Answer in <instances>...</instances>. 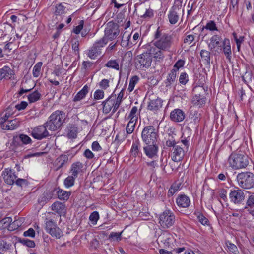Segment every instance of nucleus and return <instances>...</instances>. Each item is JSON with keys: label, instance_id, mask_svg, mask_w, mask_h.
Here are the masks:
<instances>
[{"label": "nucleus", "instance_id": "nucleus-3", "mask_svg": "<svg viewBox=\"0 0 254 254\" xmlns=\"http://www.w3.org/2000/svg\"><path fill=\"white\" fill-rule=\"evenodd\" d=\"M152 42L154 46L158 49L169 52L173 43V38L172 35L169 34L162 32L159 30V28H158L155 33L154 39Z\"/></svg>", "mask_w": 254, "mask_h": 254}, {"label": "nucleus", "instance_id": "nucleus-46", "mask_svg": "<svg viewBox=\"0 0 254 254\" xmlns=\"http://www.w3.org/2000/svg\"><path fill=\"white\" fill-rule=\"evenodd\" d=\"M99 218V213L97 211L93 212L89 216V220L92 224L95 225Z\"/></svg>", "mask_w": 254, "mask_h": 254}, {"label": "nucleus", "instance_id": "nucleus-20", "mask_svg": "<svg viewBox=\"0 0 254 254\" xmlns=\"http://www.w3.org/2000/svg\"><path fill=\"white\" fill-rule=\"evenodd\" d=\"M176 202L178 207L181 208H188L190 204L189 197L185 194L179 195Z\"/></svg>", "mask_w": 254, "mask_h": 254}, {"label": "nucleus", "instance_id": "nucleus-8", "mask_svg": "<svg viewBox=\"0 0 254 254\" xmlns=\"http://www.w3.org/2000/svg\"><path fill=\"white\" fill-rule=\"evenodd\" d=\"M45 229L47 233L56 239H60L63 236V233L57 226L56 222L50 217L45 219Z\"/></svg>", "mask_w": 254, "mask_h": 254}, {"label": "nucleus", "instance_id": "nucleus-41", "mask_svg": "<svg viewBox=\"0 0 254 254\" xmlns=\"http://www.w3.org/2000/svg\"><path fill=\"white\" fill-rule=\"evenodd\" d=\"M131 35L125 32L122 36L121 45L123 47H126L129 46V40Z\"/></svg>", "mask_w": 254, "mask_h": 254}, {"label": "nucleus", "instance_id": "nucleus-55", "mask_svg": "<svg viewBox=\"0 0 254 254\" xmlns=\"http://www.w3.org/2000/svg\"><path fill=\"white\" fill-rule=\"evenodd\" d=\"M79 43L78 40H75L72 42V49L74 51L75 55H78L79 57Z\"/></svg>", "mask_w": 254, "mask_h": 254}, {"label": "nucleus", "instance_id": "nucleus-59", "mask_svg": "<svg viewBox=\"0 0 254 254\" xmlns=\"http://www.w3.org/2000/svg\"><path fill=\"white\" fill-rule=\"evenodd\" d=\"M84 22L83 20H81L79 22V25L75 27L73 29V32L76 34L80 33L81 30L83 28Z\"/></svg>", "mask_w": 254, "mask_h": 254}, {"label": "nucleus", "instance_id": "nucleus-14", "mask_svg": "<svg viewBox=\"0 0 254 254\" xmlns=\"http://www.w3.org/2000/svg\"><path fill=\"white\" fill-rule=\"evenodd\" d=\"M149 102L147 105V109L153 111L159 110L162 106L163 100L155 95L149 96Z\"/></svg>", "mask_w": 254, "mask_h": 254}, {"label": "nucleus", "instance_id": "nucleus-23", "mask_svg": "<svg viewBox=\"0 0 254 254\" xmlns=\"http://www.w3.org/2000/svg\"><path fill=\"white\" fill-rule=\"evenodd\" d=\"M51 209L53 211L57 213L60 216L64 213L66 211L65 205L59 201H56L51 206Z\"/></svg>", "mask_w": 254, "mask_h": 254}, {"label": "nucleus", "instance_id": "nucleus-2", "mask_svg": "<svg viewBox=\"0 0 254 254\" xmlns=\"http://www.w3.org/2000/svg\"><path fill=\"white\" fill-rule=\"evenodd\" d=\"M111 21L108 22L105 28L104 36L102 39L96 41L93 46L88 50V56L95 59L102 53V48L110 41H111Z\"/></svg>", "mask_w": 254, "mask_h": 254}, {"label": "nucleus", "instance_id": "nucleus-24", "mask_svg": "<svg viewBox=\"0 0 254 254\" xmlns=\"http://www.w3.org/2000/svg\"><path fill=\"white\" fill-rule=\"evenodd\" d=\"M176 76L177 72H176L175 70L171 69L168 74L167 78L165 81V84L166 87H170L172 84L177 81Z\"/></svg>", "mask_w": 254, "mask_h": 254}, {"label": "nucleus", "instance_id": "nucleus-27", "mask_svg": "<svg viewBox=\"0 0 254 254\" xmlns=\"http://www.w3.org/2000/svg\"><path fill=\"white\" fill-rule=\"evenodd\" d=\"M83 167V165L80 162L73 163L71 166L70 172L72 176L77 178L79 173L81 172V169Z\"/></svg>", "mask_w": 254, "mask_h": 254}, {"label": "nucleus", "instance_id": "nucleus-28", "mask_svg": "<svg viewBox=\"0 0 254 254\" xmlns=\"http://www.w3.org/2000/svg\"><path fill=\"white\" fill-rule=\"evenodd\" d=\"M13 75V71L8 66H5L0 69V81L3 78H11Z\"/></svg>", "mask_w": 254, "mask_h": 254}, {"label": "nucleus", "instance_id": "nucleus-52", "mask_svg": "<svg viewBox=\"0 0 254 254\" xmlns=\"http://www.w3.org/2000/svg\"><path fill=\"white\" fill-rule=\"evenodd\" d=\"M65 10V7L61 3L56 7L55 13L56 15H60L64 13Z\"/></svg>", "mask_w": 254, "mask_h": 254}, {"label": "nucleus", "instance_id": "nucleus-6", "mask_svg": "<svg viewBox=\"0 0 254 254\" xmlns=\"http://www.w3.org/2000/svg\"><path fill=\"white\" fill-rule=\"evenodd\" d=\"M230 166L235 170L244 169L249 164L248 156L237 153H232L228 159Z\"/></svg>", "mask_w": 254, "mask_h": 254}, {"label": "nucleus", "instance_id": "nucleus-48", "mask_svg": "<svg viewBox=\"0 0 254 254\" xmlns=\"http://www.w3.org/2000/svg\"><path fill=\"white\" fill-rule=\"evenodd\" d=\"M254 206V193H252L247 200L244 209H248L249 207Z\"/></svg>", "mask_w": 254, "mask_h": 254}, {"label": "nucleus", "instance_id": "nucleus-64", "mask_svg": "<svg viewBox=\"0 0 254 254\" xmlns=\"http://www.w3.org/2000/svg\"><path fill=\"white\" fill-rule=\"evenodd\" d=\"M110 80L108 79H103L99 83V85L101 88L103 89H106L107 87H109Z\"/></svg>", "mask_w": 254, "mask_h": 254}, {"label": "nucleus", "instance_id": "nucleus-15", "mask_svg": "<svg viewBox=\"0 0 254 254\" xmlns=\"http://www.w3.org/2000/svg\"><path fill=\"white\" fill-rule=\"evenodd\" d=\"M158 143L145 144V145L143 147V149L148 157L152 158L157 155L159 149Z\"/></svg>", "mask_w": 254, "mask_h": 254}, {"label": "nucleus", "instance_id": "nucleus-44", "mask_svg": "<svg viewBox=\"0 0 254 254\" xmlns=\"http://www.w3.org/2000/svg\"><path fill=\"white\" fill-rule=\"evenodd\" d=\"M195 214L196 215L199 222L201 223V224L207 226L209 225V221L208 219L205 217L202 213L199 212L196 213L195 212Z\"/></svg>", "mask_w": 254, "mask_h": 254}, {"label": "nucleus", "instance_id": "nucleus-40", "mask_svg": "<svg viewBox=\"0 0 254 254\" xmlns=\"http://www.w3.org/2000/svg\"><path fill=\"white\" fill-rule=\"evenodd\" d=\"M76 178L72 175L68 176L64 180V185L66 188H68L73 186L74 184L75 180Z\"/></svg>", "mask_w": 254, "mask_h": 254}, {"label": "nucleus", "instance_id": "nucleus-42", "mask_svg": "<svg viewBox=\"0 0 254 254\" xmlns=\"http://www.w3.org/2000/svg\"><path fill=\"white\" fill-rule=\"evenodd\" d=\"M140 111L138 112L137 107L136 106H133L130 112V113L128 116V118L131 120H137L138 115H139Z\"/></svg>", "mask_w": 254, "mask_h": 254}, {"label": "nucleus", "instance_id": "nucleus-38", "mask_svg": "<svg viewBox=\"0 0 254 254\" xmlns=\"http://www.w3.org/2000/svg\"><path fill=\"white\" fill-rule=\"evenodd\" d=\"M137 120L130 119L126 127V131L128 134L132 133L135 128V126Z\"/></svg>", "mask_w": 254, "mask_h": 254}, {"label": "nucleus", "instance_id": "nucleus-53", "mask_svg": "<svg viewBox=\"0 0 254 254\" xmlns=\"http://www.w3.org/2000/svg\"><path fill=\"white\" fill-rule=\"evenodd\" d=\"M178 144H180V143L179 142H176L173 137L171 135H169V138L166 142V145L169 147H172V148H174L175 145H177Z\"/></svg>", "mask_w": 254, "mask_h": 254}, {"label": "nucleus", "instance_id": "nucleus-21", "mask_svg": "<svg viewBox=\"0 0 254 254\" xmlns=\"http://www.w3.org/2000/svg\"><path fill=\"white\" fill-rule=\"evenodd\" d=\"M68 160V157L65 154H62L59 156L55 160L54 162V166L56 168V170H58L62 168L64 165L67 162Z\"/></svg>", "mask_w": 254, "mask_h": 254}, {"label": "nucleus", "instance_id": "nucleus-39", "mask_svg": "<svg viewBox=\"0 0 254 254\" xmlns=\"http://www.w3.org/2000/svg\"><path fill=\"white\" fill-rule=\"evenodd\" d=\"M119 134H117L115 140L112 142V146L114 147L116 153H120L122 151V147H120V140L119 139Z\"/></svg>", "mask_w": 254, "mask_h": 254}, {"label": "nucleus", "instance_id": "nucleus-1", "mask_svg": "<svg viewBox=\"0 0 254 254\" xmlns=\"http://www.w3.org/2000/svg\"><path fill=\"white\" fill-rule=\"evenodd\" d=\"M222 38L218 35H214L210 39V43L208 46L211 51L220 54L223 52L227 59L230 60L232 57L231 47L230 40L225 38L221 44Z\"/></svg>", "mask_w": 254, "mask_h": 254}, {"label": "nucleus", "instance_id": "nucleus-60", "mask_svg": "<svg viewBox=\"0 0 254 254\" xmlns=\"http://www.w3.org/2000/svg\"><path fill=\"white\" fill-rule=\"evenodd\" d=\"M122 232H112V241L118 242L120 241L122 239Z\"/></svg>", "mask_w": 254, "mask_h": 254}, {"label": "nucleus", "instance_id": "nucleus-25", "mask_svg": "<svg viewBox=\"0 0 254 254\" xmlns=\"http://www.w3.org/2000/svg\"><path fill=\"white\" fill-rule=\"evenodd\" d=\"M19 126V123L18 121L15 119L14 120L7 121L5 124H3L1 126L3 129L4 130H14L16 129Z\"/></svg>", "mask_w": 254, "mask_h": 254}, {"label": "nucleus", "instance_id": "nucleus-54", "mask_svg": "<svg viewBox=\"0 0 254 254\" xmlns=\"http://www.w3.org/2000/svg\"><path fill=\"white\" fill-rule=\"evenodd\" d=\"M20 242L23 245L29 248H34L35 246V242L33 240H30L28 239H23L21 240Z\"/></svg>", "mask_w": 254, "mask_h": 254}, {"label": "nucleus", "instance_id": "nucleus-12", "mask_svg": "<svg viewBox=\"0 0 254 254\" xmlns=\"http://www.w3.org/2000/svg\"><path fill=\"white\" fill-rule=\"evenodd\" d=\"M245 195L243 190L239 188L231 190L229 193L230 201L235 204H242L245 200Z\"/></svg>", "mask_w": 254, "mask_h": 254}, {"label": "nucleus", "instance_id": "nucleus-34", "mask_svg": "<svg viewBox=\"0 0 254 254\" xmlns=\"http://www.w3.org/2000/svg\"><path fill=\"white\" fill-rule=\"evenodd\" d=\"M192 102L194 104L200 106L205 104L206 98L200 94L195 95L192 98Z\"/></svg>", "mask_w": 254, "mask_h": 254}, {"label": "nucleus", "instance_id": "nucleus-7", "mask_svg": "<svg viewBox=\"0 0 254 254\" xmlns=\"http://www.w3.org/2000/svg\"><path fill=\"white\" fill-rule=\"evenodd\" d=\"M237 179L238 184L242 188L249 189L254 187V174L251 172L239 173Z\"/></svg>", "mask_w": 254, "mask_h": 254}, {"label": "nucleus", "instance_id": "nucleus-57", "mask_svg": "<svg viewBox=\"0 0 254 254\" xmlns=\"http://www.w3.org/2000/svg\"><path fill=\"white\" fill-rule=\"evenodd\" d=\"M104 95V91L103 90L98 89L96 90L94 93V98L95 100L103 99Z\"/></svg>", "mask_w": 254, "mask_h": 254}, {"label": "nucleus", "instance_id": "nucleus-26", "mask_svg": "<svg viewBox=\"0 0 254 254\" xmlns=\"http://www.w3.org/2000/svg\"><path fill=\"white\" fill-rule=\"evenodd\" d=\"M89 91V87L87 85L83 86L82 89L80 90L74 97L73 99V102H78L84 99Z\"/></svg>", "mask_w": 254, "mask_h": 254}, {"label": "nucleus", "instance_id": "nucleus-17", "mask_svg": "<svg viewBox=\"0 0 254 254\" xmlns=\"http://www.w3.org/2000/svg\"><path fill=\"white\" fill-rule=\"evenodd\" d=\"M2 176L4 182L9 185H13L17 177L15 174V172L9 168L5 169L2 172Z\"/></svg>", "mask_w": 254, "mask_h": 254}, {"label": "nucleus", "instance_id": "nucleus-43", "mask_svg": "<svg viewBox=\"0 0 254 254\" xmlns=\"http://www.w3.org/2000/svg\"><path fill=\"white\" fill-rule=\"evenodd\" d=\"M139 81V77L136 76H133L129 80V84L128 85V87L127 88V90L129 92H131L133 90L135 84Z\"/></svg>", "mask_w": 254, "mask_h": 254}, {"label": "nucleus", "instance_id": "nucleus-9", "mask_svg": "<svg viewBox=\"0 0 254 254\" xmlns=\"http://www.w3.org/2000/svg\"><path fill=\"white\" fill-rule=\"evenodd\" d=\"M152 58L147 52L137 55L135 58V65L137 69L143 70L151 66Z\"/></svg>", "mask_w": 254, "mask_h": 254}, {"label": "nucleus", "instance_id": "nucleus-63", "mask_svg": "<svg viewBox=\"0 0 254 254\" xmlns=\"http://www.w3.org/2000/svg\"><path fill=\"white\" fill-rule=\"evenodd\" d=\"M14 183L18 186L22 187L27 184V181L24 179H16Z\"/></svg>", "mask_w": 254, "mask_h": 254}, {"label": "nucleus", "instance_id": "nucleus-10", "mask_svg": "<svg viewBox=\"0 0 254 254\" xmlns=\"http://www.w3.org/2000/svg\"><path fill=\"white\" fill-rule=\"evenodd\" d=\"M175 216L170 210H165L160 214L159 223L163 229H167L172 227L175 223Z\"/></svg>", "mask_w": 254, "mask_h": 254}, {"label": "nucleus", "instance_id": "nucleus-56", "mask_svg": "<svg viewBox=\"0 0 254 254\" xmlns=\"http://www.w3.org/2000/svg\"><path fill=\"white\" fill-rule=\"evenodd\" d=\"M165 51H163L161 49H160L157 51V53L154 55L153 56L155 59H156L157 61H162L164 58V55L163 54V52Z\"/></svg>", "mask_w": 254, "mask_h": 254}, {"label": "nucleus", "instance_id": "nucleus-22", "mask_svg": "<svg viewBox=\"0 0 254 254\" xmlns=\"http://www.w3.org/2000/svg\"><path fill=\"white\" fill-rule=\"evenodd\" d=\"M67 137L69 139H75L77 137L78 128L77 127L73 124H69L65 130Z\"/></svg>", "mask_w": 254, "mask_h": 254}, {"label": "nucleus", "instance_id": "nucleus-5", "mask_svg": "<svg viewBox=\"0 0 254 254\" xmlns=\"http://www.w3.org/2000/svg\"><path fill=\"white\" fill-rule=\"evenodd\" d=\"M141 139L144 144L159 143L158 131L152 125L145 126L141 132Z\"/></svg>", "mask_w": 254, "mask_h": 254}, {"label": "nucleus", "instance_id": "nucleus-13", "mask_svg": "<svg viewBox=\"0 0 254 254\" xmlns=\"http://www.w3.org/2000/svg\"><path fill=\"white\" fill-rule=\"evenodd\" d=\"M47 127L45 123L41 126H38L33 128L31 132V135L33 138L37 140H42L46 138L49 135V133L47 130Z\"/></svg>", "mask_w": 254, "mask_h": 254}, {"label": "nucleus", "instance_id": "nucleus-51", "mask_svg": "<svg viewBox=\"0 0 254 254\" xmlns=\"http://www.w3.org/2000/svg\"><path fill=\"white\" fill-rule=\"evenodd\" d=\"M179 80L181 84L186 85L189 81L188 74L186 72L181 73Z\"/></svg>", "mask_w": 254, "mask_h": 254}, {"label": "nucleus", "instance_id": "nucleus-45", "mask_svg": "<svg viewBox=\"0 0 254 254\" xmlns=\"http://www.w3.org/2000/svg\"><path fill=\"white\" fill-rule=\"evenodd\" d=\"M42 64L41 62H39L34 65L33 69V75L34 77H38L39 76Z\"/></svg>", "mask_w": 254, "mask_h": 254}, {"label": "nucleus", "instance_id": "nucleus-33", "mask_svg": "<svg viewBox=\"0 0 254 254\" xmlns=\"http://www.w3.org/2000/svg\"><path fill=\"white\" fill-rule=\"evenodd\" d=\"M41 94L37 91L35 90L27 96L28 101L30 103L35 102L40 100Z\"/></svg>", "mask_w": 254, "mask_h": 254}, {"label": "nucleus", "instance_id": "nucleus-35", "mask_svg": "<svg viewBox=\"0 0 254 254\" xmlns=\"http://www.w3.org/2000/svg\"><path fill=\"white\" fill-rule=\"evenodd\" d=\"M200 56L203 61L206 64H209L210 63L211 60V53L206 50H201L200 52Z\"/></svg>", "mask_w": 254, "mask_h": 254}, {"label": "nucleus", "instance_id": "nucleus-37", "mask_svg": "<svg viewBox=\"0 0 254 254\" xmlns=\"http://www.w3.org/2000/svg\"><path fill=\"white\" fill-rule=\"evenodd\" d=\"M111 98V96H109V97L103 102V112L105 114H108L111 111V102L110 100Z\"/></svg>", "mask_w": 254, "mask_h": 254}, {"label": "nucleus", "instance_id": "nucleus-50", "mask_svg": "<svg viewBox=\"0 0 254 254\" xmlns=\"http://www.w3.org/2000/svg\"><path fill=\"white\" fill-rule=\"evenodd\" d=\"M205 28L210 31H218L215 22L214 21H209L206 24Z\"/></svg>", "mask_w": 254, "mask_h": 254}, {"label": "nucleus", "instance_id": "nucleus-61", "mask_svg": "<svg viewBox=\"0 0 254 254\" xmlns=\"http://www.w3.org/2000/svg\"><path fill=\"white\" fill-rule=\"evenodd\" d=\"M23 235L25 237H30L33 238L35 237V232L33 228H29L28 230L25 231L23 233Z\"/></svg>", "mask_w": 254, "mask_h": 254}, {"label": "nucleus", "instance_id": "nucleus-4", "mask_svg": "<svg viewBox=\"0 0 254 254\" xmlns=\"http://www.w3.org/2000/svg\"><path fill=\"white\" fill-rule=\"evenodd\" d=\"M65 119V113L62 111L57 110L49 117L48 120L45 123L46 126L50 130H57L61 127Z\"/></svg>", "mask_w": 254, "mask_h": 254}, {"label": "nucleus", "instance_id": "nucleus-16", "mask_svg": "<svg viewBox=\"0 0 254 254\" xmlns=\"http://www.w3.org/2000/svg\"><path fill=\"white\" fill-rule=\"evenodd\" d=\"M171 158L173 161L179 162L181 161L184 156V150L179 144L175 145L171 151Z\"/></svg>", "mask_w": 254, "mask_h": 254}, {"label": "nucleus", "instance_id": "nucleus-19", "mask_svg": "<svg viewBox=\"0 0 254 254\" xmlns=\"http://www.w3.org/2000/svg\"><path fill=\"white\" fill-rule=\"evenodd\" d=\"M32 142L31 139L27 135L20 134L19 136H14L12 143L15 146L21 145V143L24 144H28Z\"/></svg>", "mask_w": 254, "mask_h": 254}, {"label": "nucleus", "instance_id": "nucleus-18", "mask_svg": "<svg viewBox=\"0 0 254 254\" xmlns=\"http://www.w3.org/2000/svg\"><path fill=\"white\" fill-rule=\"evenodd\" d=\"M185 117V113L180 109H175L170 114L171 120L174 122H181L184 120Z\"/></svg>", "mask_w": 254, "mask_h": 254}, {"label": "nucleus", "instance_id": "nucleus-29", "mask_svg": "<svg viewBox=\"0 0 254 254\" xmlns=\"http://www.w3.org/2000/svg\"><path fill=\"white\" fill-rule=\"evenodd\" d=\"M140 146V143L139 139H137L133 141L130 151V155L134 157H136L140 154H141L139 151Z\"/></svg>", "mask_w": 254, "mask_h": 254}, {"label": "nucleus", "instance_id": "nucleus-31", "mask_svg": "<svg viewBox=\"0 0 254 254\" xmlns=\"http://www.w3.org/2000/svg\"><path fill=\"white\" fill-rule=\"evenodd\" d=\"M191 120L190 123L194 125L197 124L200 120V114L197 111H191L189 116Z\"/></svg>", "mask_w": 254, "mask_h": 254}, {"label": "nucleus", "instance_id": "nucleus-32", "mask_svg": "<svg viewBox=\"0 0 254 254\" xmlns=\"http://www.w3.org/2000/svg\"><path fill=\"white\" fill-rule=\"evenodd\" d=\"M102 234L104 235H106L108 237V239L107 240H104L103 243H102L103 245V248L105 251V252L107 253V251H111V246H110V242H111V240L110 238H111V233L109 232H106V231H103L102 232Z\"/></svg>", "mask_w": 254, "mask_h": 254}, {"label": "nucleus", "instance_id": "nucleus-11", "mask_svg": "<svg viewBox=\"0 0 254 254\" xmlns=\"http://www.w3.org/2000/svg\"><path fill=\"white\" fill-rule=\"evenodd\" d=\"M182 5V0H175L174 5L172 7L168 14V19L169 22L171 24H176L179 20V13L181 11L184 14V10L181 9Z\"/></svg>", "mask_w": 254, "mask_h": 254}, {"label": "nucleus", "instance_id": "nucleus-47", "mask_svg": "<svg viewBox=\"0 0 254 254\" xmlns=\"http://www.w3.org/2000/svg\"><path fill=\"white\" fill-rule=\"evenodd\" d=\"M10 107H9L6 110V113L3 117L0 118V124L3 125V124H5L7 123V120H8L9 117L10 116L11 113L10 111Z\"/></svg>", "mask_w": 254, "mask_h": 254}, {"label": "nucleus", "instance_id": "nucleus-58", "mask_svg": "<svg viewBox=\"0 0 254 254\" xmlns=\"http://www.w3.org/2000/svg\"><path fill=\"white\" fill-rule=\"evenodd\" d=\"M120 30L117 24L112 21V39L119 34Z\"/></svg>", "mask_w": 254, "mask_h": 254}, {"label": "nucleus", "instance_id": "nucleus-36", "mask_svg": "<svg viewBox=\"0 0 254 254\" xmlns=\"http://www.w3.org/2000/svg\"><path fill=\"white\" fill-rule=\"evenodd\" d=\"M180 183H177L176 182L173 183L168 190V196L171 197L173 196L177 191L180 190Z\"/></svg>", "mask_w": 254, "mask_h": 254}, {"label": "nucleus", "instance_id": "nucleus-62", "mask_svg": "<svg viewBox=\"0 0 254 254\" xmlns=\"http://www.w3.org/2000/svg\"><path fill=\"white\" fill-rule=\"evenodd\" d=\"M28 105L27 102L26 101H22L20 103L15 105V108L18 111L25 109Z\"/></svg>", "mask_w": 254, "mask_h": 254}, {"label": "nucleus", "instance_id": "nucleus-49", "mask_svg": "<svg viewBox=\"0 0 254 254\" xmlns=\"http://www.w3.org/2000/svg\"><path fill=\"white\" fill-rule=\"evenodd\" d=\"M185 61L182 59L179 60L176 62L173 66V68L172 70H175L176 72H177L179 69L183 67L185 64Z\"/></svg>", "mask_w": 254, "mask_h": 254}, {"label": "nucleus", "instance_id": "nucleus-30", "mask_svg": "<svg viewBox=\"0 0 254 254\" xmlns=\"http://www.w3.org/2000/svg\"><path fill=\"white\" fill-rule=\"evenodd\" d=\"M55 190H57L58 198L61 200H67L71 194V191H66L59 188H57Z\"/></svg>", "mask_w": 254, "mask_h": 254}]
</instances>
